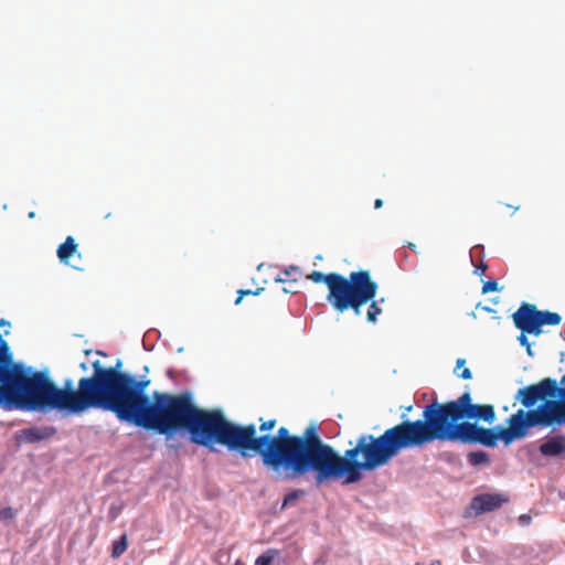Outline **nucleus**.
<instances>
[{
  "label": "nucleus",
  "instance_id": "f3484780",
  "mask_svg": "<svg viewBox=\"0 0 565 565\" xmlns=\"http://www.w3.org/2000/svg\"><path fill=\"white\" fill-rule=\"evenodd\" d=\"M77 244L72 236H67L65 242L57 248V256L61 263L68 264L70 257L76 253Z\"/></svg>",
  "mask_w": 565,
  "mask_h": 565
},
{
  "label": "nucleus",
  "instance_id": "7c9ffc66",
  "mask_svg": "<svg viewBox=\"0 0 565 565\" xmlns=\"http://www.w3.org/2000/svg\"><path fill=\"white\" fill-rule=\"evenodd\" d=\"M457 376L462 380H470L472 377V373L468 367H465L461 373L457 374Z\"/></svg>",
  "mask_w": 565,
  "mask_h": 565
},
{
  "label": "nucleus",
  "instance_id": "f8f14e48",
  "mask_svg": "<svg viewBox=\"0 0 565 565\" xmlns=\"http://www.w3.org/2000/svg\"><path fill=\"white\" fill-rule=\"evenodd\" d=\"M309 279H311L316 284H326L329 292L327 295V301L329 303L332 302V300L337 297V295L340 292V290L344 287V285L349 281V277H344L343 275L339 273H330L324 274L322 271L313 270L309 276Z\"/></svg>",
  "mask_w": 565,
  "mask_h": 565
},
{
  "label": "nucleus",
  "instance_id": "c9c22d12",
  "mask_svg": "<svg viewBox=\"0 0 565 565\" xmlns=\"http://www.w3.org/2000/svg\"><path fill=\"white\" fill-rule=\"evenodd\" d=\"M482 310H484L487 312H494V309H492L491 307H488V306H483Z\"/></svg>",
  "mask_w": 565,
  "mask_h": 565
},
{
  "label": "nucleus",
  "instance_id": "6e6552de",
  "mask_svg": "<svg viewBox=\"0 0 565 565\" xmlns=\"http://www.w3.org/2000/svg\"><path fill=\"white\" fill-rule=\"evenodd\" d=\"M337 450L324 443L316 424L296 435V479L312 475L316 487L329 482Z\"/></svg>",
  "mask_w": 565,
  "mask_h": 565
},
{
  "label": "nucleus",
  "instance_id": "20e7f679",
  "mask_svg": "<svg viewBox=\"0 0 565 565\" xmlns=\"http://www.w3.org/2000/svg\"><path fill=\"white\" fill-rule=\"evenodd\" d=\"M343 455L335 452L329 482L358 483L365 472L375 471L391 462L403 450L411 449L402 423L386 428L381 435L362 433L348 443Z\"/></svg>",
  "mask_w": 565,
  "mask_h": 565
},
{
  "label": "nucleus",
  "instance_id": "4c0bfd02",
  "mask_svg": "<svg viewBox=\"0 0 565 565\" xmlns=\"http://www.w3.org/2000/svg\"><path fill=\"white\" fill-rule=\"evenodd\" d=\"M407 246H408V248H411V249H413V250H415V249H416V245H415V244H413V243H408V245H407Z\"/></svg>",
  "mask_w": 565,
  "mask_h": 565
},
{
  "label": "nucleus",
  "instance_id": "f704fd0d",
  "mask_svg": "<svg viewBox=\"0 0 565 565\" xmlns=\"http://www.w3.org/2000/svg\"><path fill=\"white\" fill-rule=\"evenodd\" d=\"M79 369L83 371V372H87L88 371V365L86 362H81L79 363Z\"/></svg>",
  "mask_w": 565,
  "mask_h": 565
},
{
  "label": "nucleus",
  "instance_id": "0eeeda50",
  "mask_svg": "<svg viewBox=\"0 0 565 565\" xmlns=\"http://www.w3.org/2000/svg\"><path fill=\"white\" fill-rule=\"evenodd\" d=\"M548 384L545 377L536 384L525 385L518 390L514 399L521 403L522 408L505 419L514 441L526 438L533 428L561 426Z\"/></svg>",
  "mask_w": 565,
  "mask_h": 565
},
{
  "label": "nucleus",
  "instance_id": "72a5a7b5",
  "mask_svg": "<svg viewBox=\"0 0 565 565\" xmlns=\"http://www.w3.org/2000/svg\"><path fill=\"white\" fill-rule=\"evenodd\" d=\"M382 205H383V201L381 199H376L374 201V207L375 209H380V207H382Z\"/></svg>",
  "mask_w": 565,
  "mask_h": 565
},
{
  "label": "nucleus",
  "instance_id": "f03ea898",
  "mask_svg": "<svg viewBox=\"0 0 565 565\" xmlns=\"http://www.w3.org/2000/svg\"><path fill=\"white\" fill-rule=\"evenodd\" d=\"M237 452L242 458L259 456L263 465L282 480H296V435L285 426L276 434L257 435L255 424L228 420L220 408L211 409L200 446L217 452L216 446Z\"/></svg>",
  "mask_w": 565,
  "mask_h": 565
},
{
  "label": "nucleus",
  "instance_id": "4be33fe9",
  "mask_svg": "<svg viewBox=\"0 0 565 565\" xmlns=\"http://www.w3.org/2000/svg\"><path fill=\"white\" fill-rule=\"evenodd\" d=\"M127 546H128L127 536L124 534L113 543L111 556L114 558L119 557L120 555H122L126 552Z\"/></svg>",
  "mask_w": 565,
  "mask_h": 565
},
{
  "label": "nucleus",
  "instance_id": "a878e982",
  "mask_svg": "<svg viewBox=\"0 0 565 565\" xmlns=\"http://www.w3.org/2000/svg\"><path fill=\"white\" fill-rule=\"evenodd\" d=\"M259 420L262 422V424L259 425L258 429L262 434H269L268 431L274 429V427L276 426V423H277L276 419H268V420L263 422V418H260Z\"/></svg>",
  "mask_w": 565,
  "mask_h": 565
},
{
  "label": "nucleus",
  "instance_id": "393cba45",
  "mask_svg": "<svg viewBox=\"0 0 565 565\" xmlns=\"http://www.w3.org/2000/svg\"><path fill=\"white\" fill-rule=\"evenodd\" d=\"M499 290H500V288H499V284L497 280L490 279V280L483 282L482 294H489V292L499 291Z\"/></svg>",
  "mask_w": 565,
  "mask_h": 565
},
{
  "label": "nucleus",
  "instance_id": "7ed1b4c3",
  "mask_svg": "<svg viewBox=\"0 0 565 565\" xmlns=\"http://www.w3.org/2000/svg\"><path fill=\"white\" fill-rule=\"evenodd\" d=\"M92 367L93 373L82 376L76 387L71 377L65 379L62 386L56 385L49 373L39 399L34 402V412H55L62 418L79 416L90 409L106 412L131 373L121 370L120 359L111 366L95 360Z\"/></svg>",
  "mask_w": 565,
  "mask_h": 565
},
{
  "label": "nucleus",
  "instance_id": "412c9836",
  "mask_svg": "<svg viewBox=\"0 0 565 565\" xmlns=\"http://www.w3.org/2000/svg\"><path fill=\"white\" fill-rule=\"evenodd\" d=\"M382 308L380 307V301H376L375 298L370 300L369 310L366 313V320L371 323H375L377 321L379 315H381Z\"/></svg>",
  "mask_w": 565,
  "mask_h": 565
},
{
  "label": "nucleus",
  "instance_id": "37998d69",
  "mask_svg": "<svg viewBox=\"0 0 565 565\" xmlns=\"http://www.w3.org/2000/svg\"><path fill=\"white\" fill-rule=\"evenodd\" d=\"M97 354H100V355H106L104 352L102 351H97Z\"/></svg>",
  "mask_w": 565,
  "mask_h": 565
},
{
  "label": "nucleus",
  "instance_id": "ea45409f",
  "mask_svg": "<svg viewBox=\"0 0 565 565\" xmlns=\"http://www.w3.org/2000/svg\"><path fill=\"white\" fill-rule=\"evenodd\" d=\"M430 565H441V563L439 561H434V562H431Z\"/></svg>",
  "mask_w": 565,
  "mask_h": 565
},
{
  "label": "nucleus",
  "instance_id": "c756f323",
  "mask_svg": "<svg viewBox=\"0 0 565 565\" xmlns=\"http://www.w3.org/2000/svg\"><path fill=\"white\" fill-rule=\"evenodd\" d=\"M518 521L521 526H527L532 522V516L527 513H524L518 518Z\"/></svg>",
  "mask_w": 565,
  "mask_h": 565
},
{
  "label": "nucleus",
  "instance_id": "c03bdc74",
  "mask_svg": "<svg viewBox=\"0 0 565 565\" xmlns=\"http://www.w3.org/2000/svg\"><path fill=\"white\" fill-rule=\"evenodd\" d=\"M475 248H483V246L482 245H476Z\"/></svg>",
  "mask_w": 565,
  "mask_h": 565
},
{
  "label": "nucleus",
  "instance_id": "9d476101",
  "mask_svg": "<svg viewBox=\"0 0 565 565\" xmlns=\"http://www.w3.org/2000/svg\"><path fill=\"white\" fill-rule=\"evenodd\" d=\"M379 284L372 279L369 270L351 271L349 281L330 303L338 312L353 310L361 316V309L376 297Z\"/></svg>",
  "mask_w": 565,
  "mask_h": 565
},
{
  "label": "nucleus",
  "instance_id": "a18cd8bd",
  "mask_svg": "<svg viewBox=\"0 0 565 565\" xmlns=\"http://www.w3.org/2000/svg\"><path fill=\"white\" fill-rule=\"evenodd\" d=\"M168 375L171 376L172 375V370H169L168 371Z\"/></svg>",
  "mask_w": 565,
  "mask_h": 565
},
{
  "label": "nucleus",
  "instance_id": "bb28decb",
  "mask_svg": "<svg viewBox=\"0 0 565 565\" xmlns=\"http://www.w3.org/2000/svg\"><path fill=\"white\" fill-rule=\"evenodd\" d=\"M263 290H264V288H257L255 291H253L250 289H241V290H238L237 291L238 292V297L235 300V305L236 306L239 305L244 296H247V295H255L256 296V295H259Z\"/></svg>",
  "mask_w": 565,
  "mask_h": 565
},
{
  "label": "nucleus",
  "instance_id": "39448f33",
  "mask_svg": "<svg viewBox=\"0 0 565 565\" xmlns=\"http://www.w3.org/2000/svg\"><path fill=\"white\" fill-rule=\"evenodd\" d=\"M405 417L406 414L401 415V423L411 449L434 441L468 445L467 439L478 430L473 424L461 422L457 399L445 403L435 399L424 406L422 418Z\"/></svg>",
  "mask_w": 565,
  "mask_h": 565
},
{
  "label": "nucleus",
  "instance_id": "ddd939ff",
  "mask_svg": "<svg viewBox=\"0 0 565 565\" xmlns=\"http://www.w3.org/2000/svg\"><path fill=\"white\" fill-rule=\"evenodd\" d=\"M508 501V497L501 493H482L471 500L470 509L476 515H480L501 508Z\"/></svg>",
  "mask_w": 565,
  "mask_h": 565
},
{
  "label": "nucleus",
  "instance_id": "dca6fc26",
  "mask_svg": "<svg viewBox=\"0 0 565 565\" xmlns=\"http://www.w3.org/2000/svg\"><path fill=\"white\" fill-rule=\"evenodd\" d=\"M539 451L544 457H565V436L554 435L547 438L539 447Z\"/></svg>",
  "mask_w": 565,
  "mask_h": 565
},
{
  "label": "nucleus",
  "instance_id": "f257e3e1",
  "mask_svg": "<svg viewBox=\"0 0 565 565\" xmlns=\"http://www.w3.org/2000/svg\"><path fill=\"white\" fill-rule=\"evenodd\" d=\"M125 381L106 412L113 413L120 423L164 436L167 440L186 434L191 443L200 446L211 409L198 407L191 392L148 394L150 380L147 376L137 379L130 374Z\"/></svg>",
  "mask_w": 565,
  "mask_h": 565
},
{
  "label": "nucleus",
  "instance_id": "2eb2a0df",
  "mask_svg": "<svg viewBox=\"0 0 565 565\" xmlns=\"http://www.w3.org/2000/svg\"><path fill=\"white\" fill-rule=\"evenodd\" d=\"M546 381L550 383V393L559 425L565 426V374L561 377L559 382L552 377H546Z\"/></svg>",
  "mask_w": 565,
  "mask_h": 565
},
{
  "label": "nucleus",
  "instance_id": "a211bd4d",
  "mask_svg": "<svg viewBox=\"0 0 565 565\" xmlns=\"http://www.w3.org/2000/svg\"><path fill=\"white\" fill-rule=\"evenodd\" d=\"M537 321H539V329H542L543 326L559 324L562 321V317L557 312L537 309Z\"/></svg>",
  "mask_w": 565,
  "mask_h": 565
},
{
  "label": "nucleus",
  "instance_id": "cd10ccee",
  "mask_svg": "<svg viewBox=\"0 0 565 565\" xmlns=\"http://www.w3.org/2000/svg\"><path fill=\"white\" fill-rule=\"evenodd\" d=\"M527 333H523V331H521L520 335L518 337V341L519 343L524 347L526 349V352L530 356L533 355V352H532V348H531V343L526 337Z\"/></svg>",
  "mask_w": 565,
  "mask_h": 565
},
{
  "label": "nucleus",
  "instance_id": "b1692460",
  "mask_svg": "<svg viewBox=\"0 0 565 565\" xmlns=\"http://www.w3.org/2000/svg\"><path fill=\"white\" fill-rule=\"evenodd\" d=\"M18 514V511L12 509L11 507H6L0 510V521L1 522H9L12 519H14Z\"/></svg>",
  "mask_w": 565,
  "mask_h": 565
},
{
  "label": "nucleus",
  "instance_id": "a19ab883",
  "mask_svg": "<svg viewBox=\"0 0 565 565\" xmlns=\"http://www.w3.org/2000/svg\"><path fill=\"white\" fill-rule=\"evenodd\" d=\"M90 353H92V350H86V351H85V354H86V355H89Z\"/></svg>",
  "mask_w": 565,
  "mask_h": 565
},
{
  "label": "nucleus",
  "instance_id": "6ab92c4d",
  "mask_svg": "<svg viewBox=\"0 0 565 565\" xmlns=\"http://www.w3.org/2000/svg\"><path fill=\"white\" fill-rule=\"evenodd\" d=\"M278 556V550L268 548L256 558L255 565H279L277 562Z\"/></svg>",
  "mask_w": 565,
  "mask_h": 565
},
{
  "label": "nucleus",
  "instance_id": "9b49d317",
  "mask_svg": "<svg viewBox=\"0 0 565 565\" xmlns=\"http://www.w3.org/2000/svg\"><path fill=\"white\" fill-rule=\"evenodd\" d=\"M512 319L515 328L523 331V333L539 337L543 332L542 329H539L537 308L535 305L522 302L512 315Z\"/></svg>",
  "mask_w": 565,
  "mask_h": 565
},
{
  "label": "nucleus",
  "instance_id": "aec40b11",
  "mask_svg": "<svg viewBox=\"0 0 565 565\" xmlns=\"http://www.w3.org/2000/svg\"><path fill=\"white\" fill-rule=\"evenodd\" d=\"M467 461L472 467H478L490 462L489 454L484 450L471 451L467 456Z\"/></svg>",
  "mask_w": 565,
  "mask_h": 565
},
{
  "label": "nucleus",
  "instance_id": "79ce46f5",
  "mask_svg": "<svg viewBox=\"0 0 565 565\" xmlns=\"http://www.w3.org/2000/svg\"><path fill=\"white\" fill-rule=\"evenodd\" d=\"M377 301H380V305H383V302H384V298H381V299H379Z\"/></svg>",
  "mask_w": 565,
  "mask_h": 565
},
{
  "label": "nucleus",
  "instance_id": "2f4dec72",
  "mask_svg": "<svg viewBox=\"0 0 565 565\" xmlns=\"http://www.w3.org/2000/svg\"><path fill=\"white\" fill-rule=\"evenodd\" d=\"M487 268V265L484 263H481L479 266H476L473 274L482 276L486 273Z\"/></svg>",
  "mask_w": 565,
  "mask_h": 565
},
{
  "label": "nucleus",
  "instance_id": "49530a36",
  "mask_svg": "<svg viewBox=\"0 0 565 565\" xmlns=\"http://www.w3.org/2000/svg\"><path fill=\"white\" fill-rule=\"evenodd\" d=\"M564 333H565V328H564Z\"/></svg>",
  "mask_w": 565,
  "mask_h": 565
},
{
  "label": "nucleus",
  "instance_id": "1a4fd4ad",
  "mask_svg": "<svg viewBox=\"0 0 565 565\" xmlns=\"http://www.w3.org/2000/svg\"><path fill=\"white\" fill-rule=\"evenodd\" d=\"M461 422H469L477 427V431H473L472 437L467 439L468 445H481L487 448H495L499 441H502L504 446H510L514 443L510 426L504 427L502 425H495L493 427H484L480 425V422H484L489 425L493 424L497 419L494 406L491 404H476L472 402L471 392L465 391L457 398Z\"/></svg>",
  "mask_w": 565,
  "mask_h": 565
},
{
  "label": "nucleus",
  "instance_id": "473e14b6",
  "mask_svg": "<svg viewBox=\"0 0 565 565\" xmlns=\"http://www.w3.org/2000/svg\"><path fill=\"white\" fill-rule=\"evenodd\" d=\"M466 364V360L465 359H458L457 362H456V369H455V372L457 371V369H460L461 366H463Z\"/></svg>",
  "mask_w": 565,
  "mask_h": 565
},
{
  "label": "nucleus",
  "instance_id": "4468645a",
  "mask_svg": "<svg viewBox=\"0 0 565 565\" xmlns=\"http://www.w3.org/2000/svg\"><path fill=\"white\" fill-rule=\"evenodd\" d=\"M56 433L54 426H31L17 431L15 439L20 444H36L51 439Z\"/></svg>",
  "mask_w": 565,
  "mask_h": 565
},
{
  "label": "nucleus",
  "instance_id": "423d86ee",
  "mask_svg": "<svg viewBox=\"0 0 565 565\" xmlns=\"http://www.w3.org/2000/svg\"><path fill=\"white\" fill-rule=\"evenodd\" d=\"M10 322L0 319V327ZM49 369L35 371L32 366L17 364L9 343L0 333V408L4 411L34 412Z\"/></svg>",
  "mask_w": 565,
  "mask_h": 565
},
{
  "label": "nucleus",
  "instance_id": "58836bf2",
  "mask_svg": "<svg viewBox=\"0 0 565 565\" xmlns=\"http://www.w3.org/2000/svg\"><path fill=\"white\" fill-rule=\"evenodd\" d=\"M28 216H29V218H33V217H35V212H34V211H31V212L29 213V215H28Z\"/></svg>",
  "mask_w": 565,
  "mask_h": 565
},
{
  "label": "nucleus",
  "instance_id": "e433bc0d",
  "mask_svg": "<svg viewBox=\"0 0 565 565\" xmlns=\"http://www.w3.org/2000/svg\"><path fill=\"white\" fill-rule=\"evenodd\" d=\"M412 409H413V406H412V405H409V406H407V407L405 408V412H404L403 414H406V415H407V413H409ZM405 418H408V417L406 416Z\"/></svg>",
  "mask_w": 565,
  "mask_h": 565
},
{
  "label": "nucleus",
  "instance_id": "5701e85b",
  "mask_svg": "<svg viewBox=\"0 0 565 565\" xmlns=\"http://www.w3.org/2000/svg\"><path fill=\"white\" fill-rule=\"evenodd\" d=\"M305 494V491L301 489H295L287 493L284 498L281 509H285L287 505L291 504L296 500H298L300 497Z\"/></svg>",
  "mask_w": 565,
  "mask_h": 565
},
{
  "label": "nucleus",
  "instance_id": "c85d7f7f",
  "mask_svg": "<svg viewBox=\"0 0 565 565\" xmlns=\"http://www.w3.org/2000/svg\"><path fill=\"white\" fill-rule=\"evenodd\" d=\"M298 271H299V267H297V266H289L288 268H286L284 270L285 277L277 276L275 278V281L276 282H286L287 281V277L291 276L292 273H298Z\"/></svg>",
  "mask_w": 565,
  "mask_h": 565
}]
</instances>
